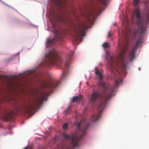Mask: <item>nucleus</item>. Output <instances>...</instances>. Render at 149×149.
I'll list each match as a JSON object with an SVG mask.
<instances>
[{
	"label": "nucleus",
	"instance_id": "393cba45",
	"mask_svg": "<svg viewBox=\"0 0 149 149\" xmlns=\"http://www.w3.org/2000/svg\"><path fill=\"white\" fill-rule=\"evenodd\" d=\"M139 70H140V68H139Z\"/></svg>",
	"mask_w": 149,
	"mask_h": 149
},
{
	"label": "nucleus",
	"instance_id": "423d86ee",
	"mask_svg": "<svg viewBox=\"0 0 149 149\" xmlns=\"http://www.w3.org/2000/svg\"><path fill=\"white\" fill-rule=\"evenodd\" d=\"M142 42V40L139 39L135 42V45L133 46L132 50L130 52L128 57L131 61H132L135 58L136 50L139 44Z\"/></svg>",
	"mask_w": 149,
	"mask_h": 149
},
{
	"label": "nucleus",
	"instance_id": "1a4fd4ad",
	"mask_svg": "<svg viewBox=\"0 0 149 149\" xmlns=\"http://www.w3.org/2000/svg\"><path fill=\"white\" fill-rule=\"evenodd\" d=\"M103 6L97 5L94 7V23L95 19L96 18L103 10Z\"/></svg>",
	"mask_w": 149,
	"mask_h": 149
},
{
	"label": "nucleus",
	"instance_id": "39448f33",
	"mask_svg": "<svg viewBox=\"0 0 149 149\" xmlns=\"http://www.w3.org/2000/svg\"><path fill=\"white\" fill-rule=\"evenodd\" d=\"M83 15L87 19L88 22L83 24L79 28L74 29V34L72 35V36L74 38V41L76 44L79 43L78 41L82 40L81 37L85 36L86 30L89 28V25L91 24L93 22V16L91 12H87Z\"/></svg>",
	"mask_w": 149,
	"mask_h": 149
},
{
	"label": "nucleus",
	"instance_id": "4468645a",
	"mask_svg": "<svg viewBox=\"0 0 149 149\" xmlns=\"http://www.w3.org/2000/svg\"><path fill=\"white\" fill-rule=\"evenodd\" d=\"M88 98L89 102L93 104V93H92L91 95H89L88 96Z\"/></svg>",
	"mask_w": 149,
	"mask_h": 149
},
{
	"label": "nucleus",
	"instance_id": "f03ea898",
	"mask_svg": "<svg viewBox=\"0 0 149 149\" xmlns=\"http://www.w3.org/2000/svg\"><path fill=\"white\" fill-rule=\"evenodd\" d=\"M73 55L72 51H70L68 57L65 60H63L58 55L57 51L54 49L49 51L45 55V59L42 63L43 66H51L52 65H61L63 69L61 78L64 79L67 76L66 71L68 68L71 63V58Z\"/></svg>",
	"mask_w": 149,
	"mask_h": 149
},
{
	"label": "nucleus",
	"instance_id": "9d476101",
	"mask_svg": "<svg viewBox=\"0 0 149 149\" xmlns=\"http://www.w3.org/2000/svg\"><path fill=\"white\" fill-rule=\"evenodd\" d=\"M14 113L12 111L10 113H6L3 116H0V120L3 121H8L12 118V116L14 115Z\"/></svg>",
	"mask_w": 149,
	"mask_h": 149
},
{
	"label": "nucleus",
	"instance_id": "f3484780",
	"mask_svg": "<svg viewBox=\"0 0 149 149\" xmlns=\"http://www.w3.org/2000/svg\"><path fill=\"white\" fill-rule=\"evenodd\" d=\"M68 127V125L67 123H65L63 124V129H67Z\"/></svg>",
	"mask_w": 149,
	"mask_h": 149
},
{
	"label": "nucleus",
	"instance_id": "20e7f679",
	"mask_svg": "<svg viewBox=\"0 0 149 149\" xmlns=\"http://www.w3.org/2000/svg\"><path fill=\"white\" fill-rule=\"evenodd\" d=\"M58 81L53 80L47 82H44L42 85L43 88L46 89L47 91L41 94L40 97L37 100V102L34 103L33 105H25L24 111L26 114H29L33 111L39 105L43 102L44 101H46L47 97L49 94L52 92V89L58 86Z\"/></svg>",
	"mask_w": 149,
	"mask_h": 149
},
{
	"label": "nucleus",
	"instance_id": "7ed1b4c3",
	"mask_svg": "<svg viewBox=\"0 0 149 149\" xmlns=\"http://www.w3.org/2000/svg\"><path fill=\"white\" fill-rule=\"evenodd\" d=\"M76 125L77 129L76 135L72 136L65 133H63L62 136L66 140H71L70 144L65 145L62 143L61 146H58L60 149H73L78 146V140L86 134L87 130L90 124L87 122H76Z\"/></svg>",
	"mask_w": 149,
	"mask_h": 149
},
{
	"label": "nucleus",
	"instance_id": "f257e3e1",
	"mask_svg": "<svg viewBox=\"0 0 149 149\" xmlns=\"http://www.w3.org/2000/svg\"><path fill=\"white\" fill-rule=\"evenodd\" d=\"M120 37L118 40V49L119 51L118 58L120 62V65H118V68L120 72L117 69L114 68L117 74L115 73L113 69V58H111V61L109 62L110 63L111 70L114 74L115 78V85L114 86H110L104 82H102L103 76V70L102 69L98 70L97 68H95V73L99 79L100 84L103 88V92H94V104L96 100L98 101L97 107L98 110V113L95 116L94 115V121H97L99 120L101 117L102 112L105 105L107 103L109 99L111 97L114 96L115 93V89L122 82L121 73L125 74L126 70L128 67L127 63L125 62L123 60V55L127 48V45L128 43L129 37H125V43H123V45L120 44Z\"/></svg>",
	"mask_w": 149,
	"mask_h": 149
},
{
	"label": "nucleus",
	"instance_id": "aec40b11",
	"mask_svg": "<svg viewBox=\"0 0 149 149\" xmlns=\"http://www.w3.org/2000/svg\"><path fill=\"white\" fill-rule=\"evenodd\" d=\"M111 36V32L110 31L109 32V34L108 36V37L109 38Z\"/></svg>",
	"mask_w": 149,
	"mask_h": 149
},
{
	"label": "nucleus",
	"instance_id": "412c9836",
	"mask_svg": "<svg viewBox=\"0 0 149 149\" xmlns=\"http://www.w3.org/2000/svg\"><path fill=\"white\" fill-rule=\"evenodd\" d=\"M126 21L127 22V23H128V19H126Z\"/></svg>",
	"mask_w": 149,
	"mask_h": 149
},
{
	"label": "nucleus",
	"instance_id": "ddd939ff",
	"mask_svg": "<svg viewBox=\"0 0 149 149\" xmlns=\"http://www.w3.org/2000/svg\"><path fill=\"white\" fill-rule=\"evenodd\" d=\"M98 1L102 5H105L107 3V0H95Z\"/></svg>",
	"mask_w": 149,
	"mask_h": 149
},
{
	"label": "nucleus",
	"instance_id": "9b49d317",
	"mask_svg": "<svg viewBox=\"0 0 149 149\" xmlns=\"http://www.w3.org/2000/svg\"><path fill=\"white\" fill-rule=\"evenodd\" d=\"M83 98L81 95L79 96H77L73 97V102H81L83 101Z\"/></svg>",
	"mask_w": 149,
	"mask_h": 149
},
{
	"label": "nucleus",
	"instance_id": "6e6552de",
	"mask_svg": "<svg viewBox=\"0 0 149 149\" xmlns=\"http://www.w3.org/2000/svg\"><path fill=\"white\" fill-rule=\"evenodd\" d=\"M55 36L52 39H48L46 45L47 46H49V45L52 44L53 42L58 41L59 40L61 39V34L59 33L57 31L55 30Z\"/></svg>",
	"mask_w": 149,
	"mask_h": 149
},
{
	"label": "nucleus",
	"instance_id": "f8f14e48",
	"mask_svg": "<svg viewBox=\"0 0 149 149\" xmlns=\"http://www.w3.org/2000/svg\"><path fill=\"white\" fill-rule=\"evenodd\" d=\"M58 19L59 21L65 24L68 21V20L66 18L63 16L59 17Z\"/></svg>",
	"mask_w": 149,
	"mask_h": 149
},
{
	"label": "nucleus",
	"instance_id": "dca6fc26",
	"mask_svg": "<svg viewBox=\"0 0 149 149\" xmlns=\"http://www.w3.org/2000/svg\"><path fill=\"white\" fill-rule=\"evenodd\" d=\"M109 46V45L107 42H105L102 45L103 47L105 48H108Z\"/></svg>",
	"mask_w": 149,
	"mask_h": 149
},
{
	"label": "nucleus",
	"instance_id": "4be33fe9",
	"mask_svg": "<svg viewBox=\"0 0 149 149\" xmlns=\"http://www.w3.org/2000/svg\"><path fill=\"white\" fill-rule=\"evenodd\" d=\"M54 140L55 141H56V138H55L54 139Z\"/></svg>",
	"mask_w": 149,
	"mask_h": 149
},
{
	"label": "nucleus",
	"instance_id": "2eb2a0df",
	"mask_svg": "<svg viewBox=\"0 0 149 149\" xmlns=\"http://www.w3.org/2000/svg\"><path fill=\"white\" fill-rule=\"evenodd\" d=\"M71 111V107H69L67 108V109L65 110L64 111V113L65 115H67V114L70 113Z\"/></svg>",
	"mask_w": 149,
	"mask_h": 149
},
{
	"label": "nucleus",
	"instance_id": "6ab92c4d",
	"mask_svg": "<svg viewBox=\"0 0 149 149\" xmlns=\"http://www.w3.org/2000/svg\"><path fill=\"white\" fill-rule=\"evenodd\" d=\"M24 149H32V146H27Z\"/></svg>",
	"mask_w": 149,
	"mask_h": 149
},
{
	"label": "nucleus",
	"instance_id": "0eeeda50",
	"mask_svg": "<svg viewBox=\"0 0 149 149\" xmlns=\"http://www.w3.org/2000/svg\"><path fill=\"white\" fill-rule=\"evenodd\" d=\"M50 3L52 5H55L59 9L64 8L66 7L65 0H50Z\"/></svg>",
	"mask_w": 149,
	"mask_h": 149
},
{
	"label": "nucleus",
	"instance_id": "5701e85b",
	"mask_svg": "<svg viewBox=\"0 0 149 149\" xmlns=\"http://www.w3.org/2000/svg\"><path fill=\"white\" fill-rule=\"evenodd\" d=\"M123 35H121V37H120V38H122V37H123Z\"/></svg>",
	"mask_w": 149,
	"mask_h": 149
},
{
	"label": "nucleus",
	"instance_id": "b1692460",
	"mask_svg": "<svg viewBox=\"0 0 149 149\" xmlns=\"http://www.w3.org/2000/svg\"><path fill=\"white\" fill-rule=\"evenodd\" d=\"M24 123V122H22V124H23Z\"/></svg>",
	"mask_w": 149,
	"mask_h": 149
},
{
	"label": "nucleus",
	"instance_id": "a211bd4d",
	"mask_svg": "<svg viewBox=\"0 0 149 149\" xmlns=\"http://www.w3.org/2000/svg\"><path fill=\"white\" fill-rule=\"evenodd\" d=\"M138 0H133V5L134 6H136L138 2Z\"/></svg>",
	"mask_w": 149,
	"mask_h": 149
}]
</instances>
